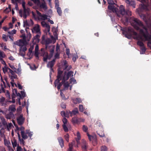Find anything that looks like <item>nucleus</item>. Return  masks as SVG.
<instances>
[{
    "label": "nucleus",
    "mask_w": 151,
    "mask_h": 151,
    "mask_svg": "<svg viewBox=\"0 0 151 151\" xmlns=\"http://www.w3.org/2000/svg\"><path fill=\"white\" fill-rule=\"evenodd\" d=\"M129 22L135 29L139 30V34L144 37L145 41H148L147 46L151 49V35L149 34L147 27L139 20L134 17H131Z\"/></svg>",
    "instance_id": "nucleus-1"
},
{
    "label": "nucleus",
    "mask_w": 151,
    "mask_h": 151,
    "mask_svg": "<svg viewBox=\"0 0 151 151\" xmlns=\"http://www.w3.org/2000/svg\"><path fill=\"white\" fill-rule=\"evenodd\" d=\"M23 30H21L20 32L22 34L19 37L22 39L14 42V44L20 47L19 54L22 56L24 55L25 51L27 50L26 46L28 44L26 36Z\"/></svg>",
    "instance_id": "nucleus-2"
},
{
    "label": "nucleus",
    "mask_w": 151,
    "mask_h": 151,
    "mask_svg": "<svg viewBox=\"0 0 151 151\" xmlns=\"http://www.w3.org/2000/svg\"><path fill=\"white\" fill-rule=\"evenodd\" d=\"M20 93H18L17 89H13L12 94V101L11 102L13 103H14L15 102L14 98L17 97V99H16L17 103L21 105L20 99H22L25 97L26 94L23 91H21Z\"/></svg>",
    "instance_id": "nucleus-3"
},
{
    "label": "nucleus",
    "mask_w": 151,
    "mask_h": 151,
    "mask_svg": "<svg viewBox=\"0 0 151 151\" xmlns=\"http://www.w3.org/2000/svg\"><path fill=\"white\" fill-rule=\"evenodd\" d=\"M122 31V33L125 35V36L128 39H130L132 35L136 36L134 38V39L137 40H139V37L137 36V33L134 31L133 29L131 27H128V28L125 27L121 29Z\"/></svg>",
    "instance_id": "nucleus-4"
},
{
    "label": "nucleus",
    "mask_w": 151,
    "mask_h": 151,
    "mask_svg": "<svg viewBox=\"0 0 151 151\" xmlns=\"http://www.w3.org/2000/svg\"><path fill=\"white\" fill-rule=\"evenodd\" d=\"M36 14H35L34 12H32L33 17L36 20H45L47 19V16L44 14H41L39 11L36 10Z\"/></svg>",
    "instance_id": "nucleus-5"
},
{
    "label": "nucleus",
    "mask_w": 151,
    "mask_h": 151,
    "mask_svg": "<svg viewBox=\"0 0 151 151\" xmlns=\"http://www.w3.org/2000/svg\"><path fill=\"white\" fill-rule=\"evenodd\" d=\"M18 3L21 4L22 3V6L24 9V11L23 13V17L24 19H26L27 17V14H28V8L26 9L25 7V3L24 1V0H18L17 1H16Z\"/></svg>",
    "instance_id": "nucleus-6"
},
{
    "label": "nucleus",
    "mask_w": 151,
    "mask_h": 151,
    "mask_svg": "<svg viewBox=\"0 0 151 151\" xmlns=\"http://www.w3.org/2000/svg\"><path fill=\"white\" fill-rule=\"evenodd\" d=\"M16 119L19 125L21 126L24 123L25 118L23 117L22 114H18L17 113Z\"/></svg>",
    "instance_id": "nucleus-7"
},
{
    "label": "nucleus",
    "mask_w": 151,
    "mask_h": 151,
    "mask_svg": "<svg viewBox=\"0 0 151 151\" xmlns=\"http://www.w3.org/2000/svg\"><path fill=\"white\" fill-rule=\"evenodd\" d=\"M63 71L60 70H58L57 76V79H56L54 82V85L55 87L58 84L60 80L62 79V76L63 73Z\"/></svg>",
    "instance_id": "nucleus-8"
},
{
    "label": "nucleus",
    "mask_w": 151,
    "mask_h": 151,
    "mask_svg": "<svg viewBox=\"0 0 151 151\" xmlns=\"http://www.w3.org/2000/svg\"><path fill=\"white\" fill-rule=\"evenodd\" d=\"M32 32L33 33H37V34L40 35L41 32L40 26L38 24H37L32 29Z\"/></svg>",
    "instance_id": "nucleus-9"
},
{
    "label": "nucleus",
    "mask_w": 151,
    "mask_h": 151,
    "mask_svg": "<svg viewBox=\"0 0 151 151\" xmlns=\"http://www.w3.org/2000/svg\"><path fill=\"white\" fill-rule=\"evenodd\" d=\"M122 7H121L119 8V13L120 14L122 15H124L126 14H128L129 15H131V12L129 11L126 12L125 9L123 7V6L122 5Z\"/></svg>",
    "instance_id": "nucleus-10"
},
{
    "label": "nucleus",
    "mask_w": 151,
    "mask_h": 151,
    "mask_svg": "<svg viewBox=\"0 0 151 151\" xmlns=\"http://www.w3.org/2000/svg\"><path fill=\"white\" fill-rule=\"evenodd\" d=\"M125 2L128 6H131L134 8H135V1L132 0H125Z\"/></svg>",
    "instance_id": "nucleus-11"
},
{
    "label": "nucleus",
    "mask_w": 151,
    "mask_h": 151,
    "mask_svg": "<svg viewBox=\"0 0 151 151\" xmlns=\"http://www.w3.org/2000/svg\"><path fill=\"white\" fill-rule=\"evenodd\" d=\"M40 37V35L37 34L32 39V43L33 44H37L39 42Z\"/></svg>",
    "instance_id": "nucleus-12"
},
{
    "label": "nucleus",
    "mask_w": 151,
    "mask_h": 151,
    "mask_svg": "<svg viewBox=\"0 0 151 151\" xmlns=\"http://www.w3.org/2000/svg\"><path fill=\"white\" fill-rule=\"evenodd\" d=\"M140 1L143 3L142 5L141 8L143 9H146L148 6V1L147 0H140Z\"/></svg>",
    "instance_id": "nucleus-13"
},
{
    "label": "nucleus",
    "mask_w": 151,
    "mask_h": 151,
    "mask_svg": "<svg viewBox=\"0 0 151 151\" xmlns=\"http://www.w3.org/2000/svg\"><path fill=\"white\" fill-rule=\"evenodd\" d=\"M108 9L114 12H115L118 15L117 12H118V9L115 7L114 6L109 5L108 6Z\"/></svg>",
    "instance_id": "nucleus-14"
},
{
    "label": "nucleus",
    "mask_w": 151,
    "mask_h": 151,
    "mask_svg": "<svg viewBox=\"0 0 151 151\" xmlns=\"http://www.w3.org/2000/svg\"><path fill=\"white\" fill-rule=\"evenodd\" d=\"M66 72L64 73V76H65V81L67 80L68 79L69 77L70 76H73V72L72 71H69L66 75Z\"/></svg>",
    "instance_id": "nucleus-15"
},
{
    "label": "nucleus",
    "mask_w": 151,
    "mask_h": 151,
    "mask_svg": "<svg viewBox=\"0 0 151 151\" xmlns=\"http://www.w3.org/2000/svg\"><path fill=\"white\" fill-rule=\"evenodd\" d=\"M65 76L64 75L62 78V82L60 83L59 82L56 85V86H57V88L58 90L60 89L61 87L63 84L65 82Z\"/></svg>",
    "instance_id": "nucleus-16"
},
{
    "label": "nucleus",
    "mask_w": 151,
    "mask_h": 151,
    "mask_svg": "<svg viewBox=\"0 0 151 151\" xmlns=\"http://www.w3.org/2000/svg\"><path fill=\"white\" fill-rule=\"evenodd\" d=\"M87 144L85 140H82L81 144V147L82 151L87 150Z\"/></svg>",
    "instance_id": "nucleus-17"
},
{
    "label": "nucleus",
    "mask_w": 151,
    "mask_h": 151,
    "mask_svg": "<svg viewBox=\"0 0 151 151\" xmlns=\"http://www.w3.org/2000/svg\"><path fill=\"white\" fill-rule=\"evenodd\" d=\"M59 6V4H57V3H56L55 7L57 9V12L58 13V15L60 16H61L62 15V11L61 8Z\"/></svg>",
    "instance_id": "nucleus-18"
},
{
    "label": "nucleus",
    "mask_w": 151,
    "mask_h": 151,
    "mask_svg": "<svg viewBox=\"0 0 151 151\" xmlns=\"http://www.w3.org/2000/svg\"><path fill=\"white\" fill-rule=\"evenodd\" d=\"M57 139L60 145L63 148L64 146L63 139L61 137H58Z\"/></svg>",
    "instance_id": "nucleus-19"
},
{
    "label": "nucleus",
    "mask_w": 151,
    "mask_h": 151,
    "mask_svg": "<svg viewBox=\"0 0 151 151\" xmlns=\"http://www.w3.org/2000/svg\"><path fill=\"white\" fill-rule=\"evenodd\" d=\"M15 106L14 105H10L9 106V111L10 112L13 113L16 111Z\"/></svg>",
    "instance_id": "nucleus-20"
},
{
    "label": "nucleus",
    "mask_w": 151,
    "mask_h": 151,
    "mask_svg": "<svg viewBox=\"0 0 151 151\" xmlns=\"http://www.w3.org/2000/svg\"><path fill=\"white\" fill-rule=\"evenodd\" d=\"M69 113H70V116H72L78 113V109L76 108L74 110H73L72 111H69Z\"/></svg>",
    "instance_id": "nucleus-21"
},
{
    "label": "nucleus",
    "mask_w": 151,
    "mask_h": 151,
    "mask_svg": "<svg viewBox=\"0 0 151 151\" xmlns=\"http://www.w3.org/2000/svg\"><path fill=\"white\" fill-rule=\"evenodd\" d=\"M55 59H54L51 61L49 62L47 65V67H50V68H52L55 64Z\"/></svg>",
    "instance_id": "nucleus-22"
},
{
    "label": "nucleus",
    "mask_w": 151,
    "mask_h": 151,
    "mask_svg": "<svg viewBox=\"0 0 151 151\" xmlns=\"http://www.w3.org/2000/svg\"><path fill=\"white\" fill-rule=\"evenodd\" d=\"M26 133L25 132H21L22 137L23 139H26L27 138V134L28 133V130H26Z\"/></svg>",
    "instance_id": "nucleus-23"
},
{
    "label": "nucleus",
    "mask_w": 151,
    "mask_h": 151,
    "mask_svg": "<svg viewBox=\"0 0 151 151\" xmlns=\"http://www.w3.org/2000/svg\"><path fill=\"white\" fill-rule=\"evenodd\" d=\"M81 121L78 119V118L76 116L72 118V122L74 124H76L78 123Z\"/></svg>",
    "instance_id": "nucleus-24"
},
{
    "label": "nucleus",
    "mask_w": 151,
    "mask_h": 151,
    "mask_svg": "<svg viewBox=\"0 0 151 151\" xmlns=\"http://www.w3.org/2000/svg\"><path fill=\"white\" fill-rule=\"evenodd\" d=\"M5 99L3 97L0 98V104L2 106H5L6 105V103L5 102Z\"/></svg>",
    "instance_id": "nucleus-25"
},
{
    "label": "nucleus",
    "mask_w": 151,
    "mask_h": 151,
    "mask_svg": "<svg viewBox=\"0 0 151 151\" xmlns=\"http://www.w3.org/2000/svg\"><path fill=\"white\" fill-rule=\"evenodd\" d=\"M77 137L76 138V140L77 144V147H78V145L80 144L79 140L81 139L80 134L78 132L77 133Z\"/></svg>",
    "instance_id": "nucleus-26"
},
{
    "label": "nucleus",
    "mask_w": 151,
    "mask_h": 151,
    "mask_svg": "<svg viewBox=\"0 0 151 151\" xmlns=\"http://www.w3.org/2000/svg\"><path fill=\"white\" fill-rule=\"evenodd\" d=\"M51 42V40L49 38H47L46 39L45 41L42 43V44H45L46 46V48H47V45Z\"/></svg>",
    "instance_id": "nucleus-27"
},
{
    "label": "nucleus",
    "mask_w": 151,
    "mask_h": 151,
    "mask_svg": "<svg viewBox=\"0 0 151 151\" xmlns=\"http://www.w3.org/2000/svg\"><path fill=\"white\" fill-rule=\"evenodd\" d=\"M14 117V114L12 112H10L6 114V117L8 119H11Z\"/></svg>",
    "instance_id": "nucleus-28"
},
{
    "label": "nucleus",
    "mask_w": 151,
    "mask_h": 151,
    "mask_svg": "<svg viewBox=\"0 0 151 151\" xmlns=\"http://www.w3.org/2000/svg\"><path fill=\"white\" fill-rule=\"evenodd\" d=\"M73 103L75 104L80 103L81 102V99L79 98H76L73 99Z\"/></svg>",
    "instance_id": "nucleus-29"
},
{
    "label": "nucleus",
    "mask_w": 151,
    "mask_h": 151,
    "mask_svg": "<svg viewBox=\"0 0 151 151\" xmlns=\"http://www.w3.org/2000/svg\"><path fill=\"white\" fill-rule=\"evenodd\" d=\"M140 17L145 22H148V18L145 15L142 14L140 15Z\"/></svg>",
    "instance_id": "nucleus-30"
},
{
    "label": "nucleus",
    "mask_w": 151,
    "mask_h": 151,
    "mask_svg": "<svg viewBox=\"0 0 151 151\" xmlns=\"http://www.w3.org/2000/svg\"><path fill=\"white\" fill-rule=\"evenodd\" d=\"M23 26L24 27H26L25 28V30L26 32L27 33H28V30L27 29H28V27H27V26H28V23L27 22V20H26L25 21H24V24Z\"/></svg>",
    "instance_id": "nucleus-31"
},
{
    "label": "nucleus",
    "mask_w": 151,
    "mask_h": 151,
    "mask_svg": "<svg viewBox=\"0 0 151 151\" xmlns=\"http://www.w3.org/2000/svg\"><path fill=\"white\" fill-rule=\"evenodd\" d=\"M17 135H18V137L19 140V141L20 142V143L21 144H22L23 145H24V139H23V138H22V139L21 138L19 132H18L17 133Z\"/></svg>",
    "instance_id": "nucleus-32"
},
{
    "label": "nucleus",
    "mask_w": 151,
    "mask_h": 151,
    "mask_svg": "<svg viewBox=\"0 0 151 151\" xmlns=\"http://www.w3.org/2000/svg\"><path fill=\"white\" fill-rule=\"evenodd\" d=\"M1 120L3 125L5 127V128H6V126L7 123L5 119L4 118H1Z\"/></svg>",
    "instance_id": "nucleus-33"
},
{
    "label": "nucleus",
    "mask_w": 151,
    "mask_h": 151,
    "mask_svg": "<svg viewBox=\"0 0 151 151\" xmlns=\"http://www.w3.org/2000/svg\"><path fill=\"white\" fill-rule=\"evenodd\" d=\"M12 126H13L11 123H9L8 124H7L6 126V128L7 129V130L9 131L10 129Z\"/></svg>",
    "instance_id": "nucleus-34"
},
{
    "label": "nucleus",
    "mask_w": 151,
    "mask_h": 151,
    "mask_svg": "<svg viewBox=\"0 0 151 151\" xmlns=\"http://www.w3.org/2000/svg\"><path fill=\"white\" fill-rule=\"evenodd\" d=\"M12 142L13 148H15L17 145V141L15 139H14L12 140Z\"/></svg>",
    "instance_id": "nucleus-35"
},
{
    "label": "nucleus",
    "mask_w": 151,
    "mask_h": 151,
    "mask_svg": "<svg viewBox=\"0 0 151 151\" xmlns=\"http://www.w3.org/2000/svg\"><path fill=\"white\" fill-rule=\"evenodd\" d=\"M24 128L22 126H21L20 128L18 127V128H16L15 131H20L21 132H24Z\"/></svg>",
    "instance_id": "nucleus-36"
},
{
    "label": "nucleus",
    "mask_w": 151,
    "mask_h": 151,
    "mask_svg": "<svg viewBox=\"0 0 151 151\" xmlns=\"http://www.w3.org/2000/svg\"><path fill=\"white\" fill-rule=\"evenodd\" d=\"M141 51L140 52L141 54H144L145 53V52L146 51V49L144 47H143L141 48Z\"/></svg>",
    "instance_id": "nucleus-37"
},
{
    "label": "nucleus",
    "mask_w": 151,
    "mask_h": 151,
    "mask_svg": "<svg viewBox=\"0 0 151 151\" xmlns=\"http://www.w3.org/2000/svg\"><path fill=\"white\" fill-rule=\"evenodd\" d=\"M70 83L74 84L76 83V80L73 78H71L69 80Z\"/></svg>",
    "instance_id": "nucleus-38"
},
{
    "label": "nucleus",
    "mask_w": 151,
    "mask_h": 151,
    "mask_svg": "<svg viewBox=\"0 0 151 151\" xmlns=\"http://www.w3.org/2000/svg\"><path fill=\"white\" fill-rule=\"evenodd\" d=\"M97 133L100 137H105V135L103 132L100 133L99 131H97Z\"/></svg>",
    "instance_id": "nucleus-39"
},
{
    "label": "nucleus",
    "mask_w": 151,
    "mask_h": 151,
    "mask_svg": "<svg viewBox=\"0 0 151 151\" xmlns=\"http://www.w3.org/2000/svg\"><path fill=\"white\" fill-rule=\"evenodd\" d=\"M137 45L140 46L141 47L144 46V44L141 41H138L137 42Z\"/></svg>",
    "instance_id": "nucleus-40"
},
{
    "label": "nucleus",
    "mask_w": 151,
    "mask_h": 151,
    "mask_svg": "<svg viewBox=\"0 0 151 151\" xmlns=\"http://www.w3.org/2000/svg\"><path fill=\"white\" fill-rule=\"evenodd\" d=\"M6 55L4 52L0 51V58H2L5 57Z\"/></svg>",
    "instance_id": "nucleus-41"
},
{
    "label": "nucleus",
    "mask_w": 151,
    "mask_h": 151,
    "mask_svg": "<svg viewBox=\"0 0 151 151\" xmlns=\"http://www.w3.org/2000/svg\"><path fill=\"white\" fill-rule=\"evenodd\" d=\"M40 7L43 9H46L47 7L45 2L42 3L40 5Z\"/></svg>",
    "instance_id": "nucleus-42"
},
{
    "label": "nucleus",
    "mask_w": 151,
    "mask_h": 151,
    "mask_svg": "<svg viewBox=\"0 0 151 151\" xmlns=\"http://www.w3.org/2000/svg\"><path fill=\"white\" fill-rule=\"evenodd\" d=\"M5 144L7 146L8 148L9 147H10V145H11L10 142L9 141H6L5 139L4 140Z\"/></svg>",
    "instance_id": "nucleus-43"
},
{
    "label": "nucleus",
    "mask_w": 151,
    "mask_h": 151,
    "mask_svg": "<svg viewBox=\"0 0 151 151\" xmlns=\"http://www.w3.org/2000/svg\"><path fill=\"white\" fill-rule=\"evenodd\" d=\"M50 47V52L52 53H53L54 51L55 46H52Z\"/></svg>",
    "instance_id": "nucleus-44"
},
{
    "label": "nucleus",
    "mask_w": 151,
    "mask_h": 151,
    "mask_svg": "<svg viewBox=\"0 0 151 151\" xmlns=\"http://www.w3.org/2000/svg\"><path fill=\"white\" fill-rule=\"evenodd\" d=\"M63 129L65 132H67L68 131V129L66 126L65 124L63 125Z\"/></svg>",
    "instance_id": "nucleus-45"
},
{
    "label": "nucleus",
    "mask_w": 151,
    "mask_h": 151,
    "mask_svg": "<svg viewBox=\"0 0 151 151\" xmlns=\"http://www.w3.org/2000/svg\"><path fill=\"white\" fill-rule=\"evenodd\" d=\"M101 151H107V148L105 146H103L101 147Z\"/></svg>",
    "instance_id": "nucleus-46"
},
{
    "label": "nucleus",
    "mask_w": 151,
    "mask_h": 151,
    "mask_svg": "<svg viewBox=\"0 0 151 151\" xmlns=\"http://www.w3.org/2000/svg\"><path fill=\"white\" fill-rule=\"evenodd\" d=\"M64 138L67 142H69V135L68 134H66L64 135Z\"/></svg>",
    "instance_id": "nucleus-47"
},
{
    "label": "nucleus",
    "mask_w": 151,
    "mask_h": 151,
    "mask_svg": "<svg viewBox=\"0 0 151 151\" xmlns=\"http://www.w3.org/2000/svg\"><path fill=\"white\" fill-rule=\"evenodd\" d=\"M63 86L65 88H68L69 86V84L68 82L66 83L65 82L63 83Z\"/></svg>",
    "instance_id": "nucleus-48"
},
{
    "label": "nucleus",
    "mask_w": 151,
    "mask_h": 151,
    "mask_svg": "<svg viewBox=\"0 0 151 151\" xmlns=\"http://www.w3.org/2000/svg\"><path fill=\"white\" fill-rule=\"evenodd\" d=\"M16 30L15 29H13L11 31H9L8 32V33L10 35H13L14 34H16Z\"/></svg>",
    "instance_id": "nucleus-49"
},
{
    "label": "nucleus",
    "mask_w": 151,
    "mask_h": 151,
    "mask_svg": "<svg viewBox=\"0 0 151 151\" xmlns=\"http://www.w3.org/2000/svg\"><path fill=\"white\" fill-rule=\"evenodd\" d=\"M21 69L20 68H18L16 70H14V72H16L19 75L21 74Z\"/></svg>",
    "instance_id": "nucleus-50"
},
{
    "label": "nucleus",
    "mask_w": 151,
    "mask_h": 151,
    "mask_svg": "<svg viewBox=\"0 0 151 151\" xmlns=\"http://www.w3.org/2000/svg\"><path fill=\"white\" fill-rule=\"evenodd\" d=\"M1 47L4 48V50H9L6 47V46L5 44H2L0 45Z\"/></svg>",
    "instance_id": "nucleus-51"
},
{
    "label": "nucleus",
    "mask_w": 151,
    "mask_h": 151,
    "mask_svg": "<svg viewBox=\"0 0 151 151\" xmlns=\"http://www.w3.org/2000/svg\"><path fill=\"white\" fill-rule=\"evenodd\" d=\"M9 68L6 67V66L4 67V68H3V72L4 73H6L7 71L8 70H9Z\"/></svg>",
    "instance_id": "nucleus-52"
},
{
    "label": "nucleus",
    "mask_w": 151,
    "mask_h": 151,
    "mask_svg": "<svg viewBox=\"0 0 151 151\" xmlns=\"http://www.w3.org/2000/svg\"><path fill=\"white\" fill-rule=\"evenodd\" d=\"M79 110L80 111L83 112V107L82 105H80L79 106Z\"/></svg>",
    "instance_id": "nucleus-53"
},
{
    "label": "nucleus",
    "mask_w": 151,
    "mask_h": 151,
    "mask_svg": "<svg viewBox=\"0 0 151 151\" xmlns=\"http://www.w3.org/2000/svg\"><path fill=\"white\" fill-rule=\"evenodd\" d=\"M82 129L85 132H86L88 129V127L84 125L83 126Z\"/></svg>",
    "instance_id": "nucleus-54"
},
{
    "label": "nucleus",
    "mask_w": 151,
    "mask_h": 151,
    "mask_svg": "<svg viewBox=\"0 0 151 151\" xmlns=\"http://www.w3.org/2000/svg\"><path fill=\"white\" fill-rule=\"evenodd\" d=\"M35 3L37 4L38 5H40V2L39 0H32Z\"/></svg>",
    "instance_id": "nucleus-55"
},
{
    "label": "nucleus",
    "mask_w": 151,
    "mask_h": 151,
    "mask_svg": "<svg viewBox=\"0 0 151 151\" xmlns=\"http://www.w3.org/2000/svg\"><path fill=\"white\" fill-rule=\"evenodd\" d=\"M45 37H46V35H43L42 36V40L41 41V43L42 44L43 43L44 41H45V40H46V39H45Z\"/></svg>",
    "instance_id": "nucleus-56"
},
{
    "label": "nucleus",
    "mask_w": 151,
    "mask_h": 151,
    "mask_svg": "<svg viewBox=\"0 0 151 151\" xmlns=\"http://www.w3.org/2000/svg\"><path fill=\"white\" fill-rule=\"evenodd\" d=\"M0 61L2 64L5 65V66H6V64L4 60L2 58H0Z\"/></svg>",
    "instance_id": "nucleus-57"
},
{
    "label": "nucleus",
    "mask_w": 151,
    "mask_h": 151,
    "mask_svg": "<svg viewBox=\"0 0 151 151\" xmlns=\"http://www.w3.org/2000/svg\"><path fill=\"white\" fill-rule=\"evenodd\" d=\"M107 2L109 4H114V3L113 0H108Z\"/></svg>",
    "instance_id": "nucleus-58"
},
{
    "label": "nucleus",
    "mask_w": 151,
    "mask_h": 151,
    "mask_svg": "<svg viewBox=\"0 0 151 151\" xmlns=\"http://www.w3.org/2000/svg\"><path fill=\"white\" fill-rule=\"evenodd\" d=\"M60 54L57 52L55 55V59H59V58Z\"/></svg>",
    "instance_id": "nucleus-59"
},
{
    "label": "nucleus",
    "mask_w": 151,
    "mask_h": 151,
    "mask_svg": "<svg viewBox=\"0 0 151 151\" xmlns=\"http://www.w3.org/2000/svg\"><path fill=\"white\" fill-rule=\"evenodd\" d=\"M6 97L8 99H11V96H10V93H9V92L8 91H7V92H6Z\"/></svg>",
    "instance_id": "nucleus-60"
},
{
    "label": "nucleus",
    "mask_w": 151,
    "mask_h": 151,
    "mask_svg": "<svg viewBox=\"0 0 151 151\" xmlns=\"http://www.w3.org/2000/svg\"><path fill=\"white\" fill-rule=\"evenodd\" d=\"M52 31L54 34H56L57 32V29L55 27H53L52 29Z\"/></svg>",
    "instance_id": "nucleus-61"
},
{
    "label": "nucleus",
    "mask_w": 151,
    "mask_h": 151,
    "mask_svg": "<svg viewBox=\"0 0 151 151\" xmlns=\"http://www.w3.org/2000/svg\"><path fill=\"white\" fill-rule=\"evenodd\" d=\"M17 78V76L14 73L13 74V75H12L11 76V79L13 80L14 79H16Z\"/></svg>",
    "instance_id": "nucleus-62"
},
{
    "label": "nucleus",
    "mask_w": 151,
    "mask_h": 151,
    "mask_svg": "<svg viewBox=\"0 0 151 151\" xmlns=\"http://www.w3.org/2000/svg\"><path fill=\"white\" fill-rule=\"evenodd\" d=\"M73 148V146L72 145H71L70 144L69 145V148L68 150V151H73L72 149Z\"/></svg>",
    "instance_id": "nucleus-63"
},
{
    "label": "nucleus",
    "mask_w": 151,
    "mask_h": 151,
    "mask_svg": "<svg viewBox=\"0 0 151 151\" xmlns=\"http://www.w3.org/2000/svg\"><path fill=\"white\" fill-rule=\"evenodd\" d=\"M22 149L20 146H19L18 145H17V151H22Z\"/></svg>",
    "instance_id": "nucleus-64"
}]
</instances>
